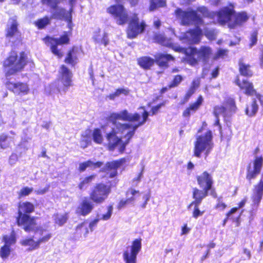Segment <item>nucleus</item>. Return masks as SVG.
Segmentation results:
<instances>
[{
	"instance_id": "obj_60",
	"label": "nucleus",
	"mask_w": 263,
	"mask_h": 263,
	"mask_svg": "<svg viewBox=\"0 0 263 263\" xmlns=\"http://www.w3.org/2000/svg\"><path fill=\"white\" fill-rule=\"evenodd\" d=\"M68 23L67 26L70 30L72 29V16L71 14H69L68 17H67L66 19L65 20Z\"/></svg>"
},
{
	"instance_id": "obj_6",
	"label": "nucleus",
	"mask_w": 263,
	"mask_h": 263,
	"mask_svg": "<svg viewBox=\"0 0 263 263\" xmlns=\"http://www.w3.org/2000/svg\"><path fill=\"white\" fill-rule=\"evenodd\" d=\"M140 117L138 113L129 114L127 110H124L119 112L111 114L108 118V121L111 123L112 126L116 127V129L124 132L129 128L130 125L128 123H121L118 121L119 120L130 122L138 121Z\"/></svg>"
},
{
	"instance_id": "obj_44",
	"label": "nucleus",
	"mask_w": 263,
	"mask_h": 263,
	"mask_svg": "<svg viewBox=\"0 0 263 263\" xmlns=\"http://www.w3.org/2000/svg\"><path fill=\"white\" fill-rule=\"evenodd\" d=\"M113 212V206L109 205L107 207V212L105 214L100 215V220H107L109 219Z\"/></svg>"
},
{
	"instance_id": "obj_20",
	"label": "nucleus",
	"mask_w": 263,
	"mask_h": 263,
	"mask_svg": "<svg viewBox=\"0 0 263 263\" xmlns=\"http://www.w3.org/2000/svg\"><path fill=\"white\" fill-rule=\"evenodd\" d=\"M93 209V203L87 199H84L77 209L78 214L86 216L89 214Z\"/></svg>"
},
{
	"instance_id": "obj_27",
	"label": "nucleus",
	"mask_w": 263,
	"mask_h": 263,
	"mask_svg": "<svg viewBox=\"0 0 263 263\" xmlns=\"http://www.w3.org/2000/svg\"><path fill=\"white\" fill-rule=\"evenodd\" d=\"M202 101L203 98L201 96H200L195 103L191 104L189 108L183 111V117H188L191 115V113L195 112L198 109Z\"/></svg>"
},
{
	"instance_id": "obj_11",
	"label": "nucleus",
	"mask_w": 263,
	"mask_h": 263,
	"mask_svg": "<svg viewBox=\"0 0 263 263\" xmlns=\"http://www.w3.org/2000/svg\"><path fill=\"white\" fill-rule=\"evenodd\" d=\"M110 192L109 186L104 184H98L90 195V199L97 203L103 202Z\"/></svg>"
},
{
	"instance_id": "obj_9",
	"label": "nucleus",
	"mask_w": 263,
	"mask_h": 263,
	"mask_svg": "<svg viewBox=\"0 0 263 263\" xmlns=\"http://www.w3.org/2000/svg\"><path fill=\"white\" fill-rule=\"evenodd\" d=\"M111 128L112 131L107 134V139L108 141L109 148L110 150H113L116 147L118 146L120 152L122 153L124 151L125 147L129 143V140H128V138H126V141H123L121 137H119L117 136V134L120 132L123 133L124 132L116 129V127L114 126H112Z\"/></svg>"
},
{
	"instance_id": "obj_59",
	"label": "nucleus",
	"mask_w": 263,
	"mask_h": 263,
	"mask_svg": "<svg viewBox=\"0 0 263 263\" xmlns=\"http://www.w3.org/2000/svg\"><path fill=\"white\" fill-rule=\"evenodd\" d=\"M227 103L229 105L231 111H234L235 108V101L232 99H229L227 101Z\"/></svg>"
},
{
	"instance_id": "obj_26",
	"label": "nucleus",
	"mask_w": 263,
	"mask_h": 263,
	"mask_svg": "<svg viewBox=\"0 0 263 263\" xmlns=\"http://www.w3.org/2000/svg\"><path fill=\"white\" fill-rule=\"evenodd\" d=\"M209 191L206 189L200 190L197 188L193 189V198L194 200L191 203L201 204L202 199L208 196Z\"/></svg>"
},
{
	"instance_id": "obj_58",
	"label": "nucleus",
	"mask_w": 263,
	"mask_h": 263,
	"mask_svg": "<svg viewBox=\"0 0 263 263\" xmlns=\"http://www.w3.org/2000/svg\"><path fill=\"white\" fill-rule=\"evenodd\" d=\"M18 160V156L16 154H12L9 158V163L10 164H14Z\"/></svg>"
},
{
	"instance_id": "obj_54",
	"label": "nucleus",
	"mask_w": 263,
	"mask_h": 263,
	"mask_svg": "<svg viewBox=\"0 0 263 263\" xmlns=\"http://www.w3.org/2000/svg\"><path fill=\"white\" fill-rule=\"evenodd\" d=\"M251 43L250 47H252L253 46L256 44L257 41V33L256 31H254L251 35L250 38Z\"/></svg>"
},
{
	"instance_id": "obj_30",
	"label": "nucleus",
	"mask_w": 263,
	"mask_h": 263,
	"mask_svg": "<svg viewBox=\"0 0 263 263\" xmlns=\"http://www.w3.org/2000/svg\"><path fill=\"white\" fill-rule=\"evenodd\" d=\"M77 52L73 48L67 54V56L65 60V62L66 63L74 65L77 63Z\"/></svg>"
},
{
	"instance_id": "obj_56",
	"label": "nucleus",
	"mask_w": 263,
	"mask_h": 263,
	"mask_svg": "<svg viewBox=\"0 0 263 263\" xmlns=\"http://www.w3.org/2000/svg\"><path fill=\"white\" fill-rule=\"evenodd\" d=\"M129 91L128 89L124 88H119L115 92V96L117 97H119L121 94H124L125 95H127Z\"/></svg>"
},
{
	"instance_id": "obj_32",
	"label": "nucleus",
	"mask_w": 263,
	"mask_h": 263,
	"mask_svg": "<svg viewBox=\"0 0 263 263\" xmlns=\"http://www.w3.org/2000/svg\"><path fill=\"white\" fill-rule=\"evenodd\" d=\"M258 105L256 103V100L254 99L250 106H248L246 109V114L252 117L254 116L258 111Z\"/></svg>"
},
{
	"instance_id": "obj_55",
	"label": "nucleus",
	"mask_w": 263,
	"mask_h": 263,
	"mask_svg": "<svg viewBox=\"0 0 263 263\" xmlns=\"http://www.w3.org/2000/svg\"><path fill=\"white\" fill-rule=\"evenodd\" d=\"M50 87L51 89L49 92L50 94L57 93L61 91V88L59 87H57L55 84H53Z\"/></svg>"
},
{
	"instance_id": "obj_50",
	"label": "nucleus",
	"mask_w": 263,
	"mask_h": 263,
	"mask_svg": "<svg viewBox=\"0 0 263 263\" xmlns=\"http://www.w3.org/2000/svg\"><path fill=\"white\" fill-rule=\"evenodd\" d=\"M49 19L47 17L40 19L36 22V25L39 29H42L49 23Z\"/></svg>"
},
{
	"instance_id": "obj_42",
	"label": "nucleus",
	"mask_w": 263,
	"mask_h": 263,
	"mask_svg": "<svg viewBox=\"0 0 263 263\" xmlns=\"http://www.w3.org/2000/svg\"><path fill=\"white\" fill-rule=\"evenodd\" d=\"M67 220V217L66 214L65 215H59L57 214L55 215V222L59 226H62L64 224Z\"/></svg>"
},
{
	"instance_id": "obj_3",
	"label": "nucleus",
	"mask_w": 263,
	"mask_h": 263,
	"mask_svg": "<svg viewBox=\"0 0 263 263\" xmlns=\"http://www.w3.org/2000/svg\"><path fill=\"white\" fill-rule=\"evenodd\" d=\"M217 20L221 25L228 23L230 28H234L245 23L249 19L246 12L235 13L233 8L224 7L216 13Z\"/></svg>"
},
{
	"instance_id": "obj_48",
	"label": "nucleus",
	"mask_w": 263,
	"mask_h": 263,
	"mask_svg": "<svg viewBox=\"0 0 263 263\" xmlns=\"http://www.w3.org/2000/svg\"><path fill=\"white\" fill-rule=\"evenodd\" d=\"M139 191H137L133 188L129 189L126 193V197H128L130 199H133V201H135V196L136 194H139Z\"/></svg>"
},
{
	"instance_id": "obj_19",
	"label": "nucleus",
	"mask_w": 263,
	"mask_h": 263,
	"mask_svg": "<svg viewBox=\"0 0 263 263\" xmlns=\"http://www.w3.org/2000/svg\"><path fill=\"white\" fill-rule=\"evenodd\" d=\"M17 22L15 17L9 19L8 23L7 30V37L11 39L14 37L18 39L20 36V32L17 29Z\"/></svg>"
},
{
	"instance_id": "obj_7",
	"label": "nucleus",
	"mask_w": 263,
	"mask_h": 263,
	"mask_svg": "<svg viewBox=\"0 0 263 263\" xmlns=\"http://www.w3.org/2000/svg\"><path fill=\"white\" fill-rule=\"evenodd\" d=\"M26 59L24 52L21 53L18 57L16 53L12 52L4 63L5 68H9L6 70V76L9 77L21 71L26 64Z\"/></svg>"
},
{
	"instance_id": "obj_23",
	"label": "nucleus",
	"mask_w": 263,
	"mask_h": 263,
	"mask_svg": "<svg viewBox=\"0 0 263 263\" xmlns=\"http://www.w3.org/2000/svg\"><path fill=\"white\" fill-rule=\"evenodd\" d=\"M72 6H71L70 12H67L65 9L56 7L55 8L52 9L51 18L58 20H66L69 14H71L72 11Z\"/></svg>"
},
{
	"instance_id": "obj_16",
	"label": "nucleus",
	"mask_w": 263,
	"mask_h": 263,
	"mask_svg": "<svg viewBox=\"0 0 263 263\" xmlns=\"http://www.w3.org/2000/svg\"><path fill=\"white\" fill-rule=\"evenodd\" d=\"M59 79L63 85V91L65 92L71 86L72 73L65 65H62L59 71Z\"/></svg>"
},
{
	"instance_id": "obj_39",
	"label": "nucleus",
	"mask_w": 263,
	"mask_h": 263,
	"mask_svg": "<svg viewBox=\"0 0 263 263\" xmlns=\"http://www.w3.org/2000/svg\"><path fill=\"white\" fill-rule=\"evenodd\" d=\"M95 176L91 175L90 176L85 178L81 182L79 183L78 187L80 190L86 189L89 183L92 181L93 179Z\"/></svg>"
},
{
	"instance_id": "obj_24",
	"label": "nucleus",
	"mask_w": 263,
	"mask_h": 263,
	"mask_svg": "<svg viewBox=\"0 0 263 263\" xmlns=\"http://www.w3.org/2000/svg\"><path fill=\"white\" fill-rule=\"evenodd\" d=\"M92 38L96 43L103 44L105 46H107L109 43L107 33L103 32L101 34L100 29H98L94 32Z\"/></svg>"
},
{
	"instance_id": "obj_38",
	"label": "nucleus",
	"mask_w": 263,
	"mask_h": 263,
	"mask_svg": "<svg viewBox=\"0 0 263 263\" xmlns=\"http://www.w3.org/2000/svg\"><path fill=\"white\" fill-rule=\"evenodd\" d=\"M3 240L5 242V245L6 246L10 247L11 245L14 244L16 242V239L14 232H13L10 235L4 236Z\"/></svg>"
},
{
	"instance_id": "obj_14",
	"label": "nucleus",
	"mask_w": 263,
	"mask_h": 263,
	"mask_svg": "<svg viewBox=\"0 0 263 263\" xmlns=\"http://www.w3.org/2000/svg\"><path fill=\"white\" fill-rule=\"evenodd\" d=\"M69 41V39L67 34H64L59 39L52 37H47L46 39V43L50 46V49L52 52L59 58H61L63 54L58 50L57 46L58 45L67 44Z\"/></svg>"
},
{
	"instance_id": "obj_34",
	"label": "nucleus",
	"mask_w": 263,
	"mask_h": 263,
	"mask_svg": "<svg viewBox=\"0 0 263 263\" xmlns=\"http://www.w3.org/2000/svg\"><path fill=\"white\" fill-rule=\"evenodd\" d=\"M28 90V88L26 84L22 83L13 84V91L15 93L19 94L20 92L26 93Z\"/></svg>"
},
{
	"instance_id": "obj_13",
	"label": "nucleus",
	"mask_w": 263,
	"mask_h": 263,
	"mask_svg": "<svg viewBox=\"0 0 263 263\" xmlns=\"http://www.w3.org/2000/svg\"><path fill=\"white\" fill-rule=\"evenodd\" d=\"M145 24L143 22L140 23L139 18L136 14H134L131 18L127 33L129 38L135 37L138 34L142 33L145 28Z\"/></svg>"
},
{
	"instance_id": "obj_18",
	"label": "nucleus",
	"mask_w": 263,
	"mask_h": 263,
	"mask_svg": "<svg viewBox=\"0 0 263 263\" xmlns=\"http://www.w3.org/2000/svg\"><path fill=\"white\" fill-rule=\"evenodd\" d=\"M197 179L201 188L209 191L211 189L213 183V179L212 176L207 172H204L198 176Z\"/></svg>"
},
{
	"instance_id": "obj_1",
	"label": "nucleus",
	"mask_w": 263,
	"mask_h": 263,
	"mask_svg": "<svg viewBox=\"0 0 263 263\" xmlns=\"http://www.w3.org/2000/svg\"><path fill=\"white\" fill-rule=\"evenodd\" d=\"M175 13L177 17L181 20L182 24H193L196 26L195 29L190 30L180 36V40L183 43L188 44L199 43L202 35V30L199 27L203 23L201 17L197 14L196 11L193 10L186 12L178 9L175 11Z\"/></svg>"
},
{
	"instance_id": "obj_49",
	"label": "nucleus",
	"mask_w": 263,
	"mask_h": 263,
	"mask_svg": "<svg viewBox=\"0 0 263 263\" xmlns=\"http://www.w3.org/2000/svg\"><path fill=\"white\" fill-rule=\"evenodd\" d=\"M182 77L180 75L176 76L172 83L169 85L170 88H173L177 86L182 81Z\"/></svg>"
},
{
	"instance_id": "obj_33",
	"label": "nucleus",
	"mask_w": 263,
	"mask_h": 263,
	"mask_svg": "<svg viewBox=\"0 0 263 263\" xmlns=\"http://www.w3.org/2000/svg\"><path fill=\"white\" fill-rule=\"evenodd\" d=\"M250 65L243 63L241 61L239 62V71L241 75L247 77H251L252 75V72L250 69Z\"/></svg>"
},
{
	"instance_id": "obj_31",
	"label": "nucleus",
	"mask_w": 263,
	"mask_h": 263,
	"mask_svg": "<svg viewBox=\"0 0 263 263\" xmlns=\"http://www.w3.org/2000/svg\"><path fill=\"white\" fill-rule=\"evenodd\" d=\"M199 85L200 82L199 80H194L193 81L191 87L185 96V99L186 101L188 100L191 96L195 92L196 90L199 87Z\"/></svg>"
},
{
	"instance_id": "obj_64",
	"label": "nucleus",
	"mask_w": 263,
	"mask_h": 263,
	"mask_svg": "<svg viewBox=\"0 0 263 263\" xmlns=\"http://www.w3.org/2000/svg\"><path fill=\"white\" fill-rule=\"evenodd\" d=\"M227 50H222V49H220L219 50H218V51L217 52V55L215 56V59H217L218 58H219L220 57H222L223 56V55H224L226 54V53L227 52Z\"/></svg>"
},
{
	"instance_id": "obj_25",
	"label": "nucleus",
	"mask_w": 263,
	"mask_h": 263,
	"mask_svg": "<svg viewBox=\"0 0 263 263\" xmlns=\"http://www.w3.org/2000/svg\"><path fill=\"white\" fill-rule=\"evenodd\" d=\"M174 59L173 57L168 54L159 53L155 55L156 62L160 67H167V63Z\"/></svg>"
},
{
	"instance_id": "obj_35",
	"label": "nucleus",
	"mask_w": 263,
	"mask_h": 263,
	"mask_svg": "<svg viewBox=\"0 0 263 263\" xmlns=\"http://www.w3.org/2000/svg\"><path fill=\"white\" fill-rule=\"evenodd\" d=\"M130 127L129 128L126 129L125 130H127V134L125 136V138H128V140H130L132 137L134 135L135 131L136 129L140 126H142L143 125V123H141V122H139L138 124L133 125L132 124H129Z\"/></svg>"
},
{
	"instance_id": "obj_40",
	"label": "nucleus",
	"mask_w": 263,
	"mask_h": 263,
	"mask_svg": "<svg viewBox=\"0 0 263 263\" xmlns=\"http://www.w3.org/2000/svg\"><path fill=\"white\" fill-rule=\"evenodd\" d=\"M93 141L97 143H101L103 141V138L101 135V130L99 129H96L92 133Z\"/></svg>"
},
{
	"instance_id": "obj_47",
	"label": "nucleus",
	"mask_w": 263,
	"mask_h": 263,
	"mask_svg": "<svg viewBox=\"0 0 263 263\" xmlns=\"http://www.w3.org/2000/svg\"><path fill=\"white\" fill-rule=\"evenodd\" d=\"M197 12L200 13L204 17H211L212 15L208 9L204 6L199 7Z\"/></svg>"
},
{
	"instance_id": "obj_29",
	"label": "nucleus",
	"mask_w": 263,
	"mask_h": 263,
	"mask_svg": "<svg viewBox=\"0 0 263 263\" xmlns=\"http://www.w3.org/2000/svg\"><path fill=\"white\" fill-rule=\"evenodd\" d=\"M103 165L102 162H95L91 160H88L83 163H81L79 165V170L81 172L84 171L87 167L93 166L94 168L100 167Z\"/></svg>"
},
{
	"instance_id": "obj_57",
	"label": "nucleus",
	"mask_w": 263,
	"mask_h": 263,
	"mask_svg": "<svg viewBox=\"0 0 263 263\" xmlns=\"http://www.w3.org/2000/svg\"><path fill=\"white\" fill-rule=\"evenodd\" d=\"M155 40L156 42L162 45H164L165 37L161 34H157L155 35Z\"/></svg>"
},
{
	"instance_id": "obj_10",
	"label": "nucleus",
	"mask_w": 263,
	"mask_h": 263,
	"mask_svg": "<svg viewBox=\"0 0 263 263\" xmlns=\"http://www.w3.org/2000/svg\"><path fill=\"white\" fill-rule=\"evenodd\" d=\"M141 239H136L130 248H127L123 254L125 263H136L137 256L141 249Z\"/></svg>"
},
{
	"instance_id": "obj_15",
	"label": "nucleus",
	"mask_w": 263,
	"mask_h": 263,
	"mask_svg": "<svg viewBox=\"0 0 263 263\" xmlns=\"http://www.w3.org/2000/svg\"><path fill=\"white\" fill-rule=\"evenodd\" d=\"M263 158L262 157H256L252 164L250 163L247 168V179L251 180L258 175L262 168Z\"/></svg>"
},
{
	"instance_id": "obj_21",
	"label": "nucleus",
	"mask_w": 263,
	"mask_h": 263,
	"mask_svg": "<svg viewBox=\"0 0 263 263\" xmlns=\"http://www.w3.org/2000/svg\"><path fill=\"white\" fill-rule=\"evenodd\" d=\"M236 83L241 89L244 91L246 95L253 96L254 94H256V91L253 88L252 83H250L247 80L243 79L241 81L239 79H238Z\"/></svg>"
},
{
	"instance_id": "obj_2",
	"label": "nucleus",
	"mask_w": 263,
	"mask_h": 263,
	"mask_svg": "<svg viewBox=\"0 0 263 263\" xmlns=\"http://www.w3.org/2000/svg\"><path fill=\"white\" fill-rule=\"evenodd\" d=\"M31 227L29 228V230L25 231L34 232V235L31 237L25 238L20 242L22 246L28 247V250L30 251L38 249L41 244L48 242L52 237V234L41 226L34 225Z\"/></svg>"
},
{
	"instance_id": "obj_8",
	"label": "nucleus",
	"mask_w": 263,
	"mask_h": 263,
	"mask_svg": "<svg viewBox=\"0 0 263 263\" xmlns=\"http://www.w3.org/2000/svg\"><path fill=\"white\" fill-rule=\"evenodd\" d=\"M33 210L34 205L30 202H26L20 204L17 223L19 226L23 227L25 231L29 230L30 228L37 225L34 220L27 215L32 212Z\"/></svg>"
},
{
	"instance_id": "obj_46",
	"label": "nucleus",
	"mask_w": 263,
	"mask_h": 263,
	"mask_svg": "<svg viewBox=\"0 0 263 263\" xmlns=\"http://www.w3.org/2000/svg\"><path fill=\"white\" fill-rule=\"evenodd\" d=\"M226 108L222 106H216L214 107V114L215 117H219L220 115L225 116Z\"/></svg>"
},
{
	"instance_id": "obj_63",
	"label": "nucleus",
	"mask_w": 263,
	"mask_h": 263,
	"mask_svg": "<svg viewBox=\"0 0 263 263\" xmlns=\"http://www.w3.org/2000/svg\"><path fill=\"white\" fill-rule=\"evenodd\" d=\"M126 205H127V203H126V200L122 199L120 201V202L118 203V209H121L125 207Z\"/></svg>"
},
{
	"instance_id": "obj_22",
	"label": "nucleus",
	"mask_w": 263,
	"mask_h": 263,
	"mask_svg": "<svg viewBox=\"0 0 263 263\" xmlns=\"http://www.w3.org/2000/svg\"><path fill=\"white\" fill-rule=\"evenodd\" d=\"M121 163L120 161H114L107 162L102 169L103 171L107 173L109 177L113 178L117 175V169L121 165Z\"/></svg>"
},
{
	"instance_id": "obj_51",
	"label": "nucleus",
	"mask_w": 263,
	"mask_h": 263,
	"mask_svg": "<svg viewBox=\"0 0 263 263\" xmlns=\"http://www.w3.org/2000/svg\"><path fill=\"white\" fill-rule=\"evenodd\" d=\"M33 190V189L32 187H25L20 191L19 196L20 197L27 196L30 194Z\"/></svg>"
},
{
	"instance_id": "obj_53",
	"label": "nucleus",
	"mask_w": 263,
	"mask_h": 263,
	"mask_svg": "<svg viewBox=\"0 0 263 263\" xmlns=\"http://www.w3.org/2000/svg\"><path fill=\"white\" fill-rule=\"evenodd\" d=\"M205 35L210 39L214 40L216 37V33L214 30L206 29L205 31Z\"/></svg>"
},
{
	"instance_id": "obj_4",
	"label": "nucleus",
	"mask_w": 263,
	"mask_h": 263,
	"mask_svg": "<svg viewBox=\"0 0 263 263\" xmlns=\"http://www.w3.org/2000/svg\"><path fill=\"white\" fill-rule=\"evenodd\" d=\"M185 53L187 56L186 60L190 65H195L198 62L205 65L212 54V50L209 46H202L198 50L194 47L186 48Z\"/></svg>"
},
{
	"instance_id": "obj_45",
	"label": "nucleus",
	"mask_w": 263,
	"mask_h": 263,
	"mask_svg": "<svg viewBox=\"0 0 263 263\" xmlns=\"http://www.w3.org/2000/svg\"><path fill=\"white\" fill-rule=\"evenodd\" d=\"M91 130L89 129L86 130L82 134L81 140L89 144L91 141Z\"/></svg>"
},
{
	"instance_id": "obj_43",
	"label": "nucleus",
	"mask_w": 263,
	"mask_h": 263,
	"mask_svg": "<svg viewBox=\"0 0 263 263\" xmlns=\"http://www.w3.org/2000/svg\"><path fill=\"white\" fill-rule=\"evenodd\" d=\"M10 253V247L4 245L1 248L0 256L3 259L7 258Z\"/></svg>"
},
{
	"instance_id": "obj_61",
	"label": "nucleus",
	"mask_w": 263,
	"mask_h": 263,
	"mask_svg": "<svg viewBox=\"0 0 263 263\" xmlns=\"http://www.w3.org/2000/svg\"><path fill=\"white\" fill-rule=\"evenodd\" d=\"M237 210V208H235L231 209V210L227 214V218L223 220V225H225L226 223L227 222L229 216L235 213Z\"/></svg>"
},
{
	"instance_id": "obj_62",
	"label": "nucleus",
	"mask_w": 263,
	"mask_h": 263,
	"mask_svg": "<svg viewBox=\"0 0 263 263\" xmlns=\"http://www.w3.org/2000/svg\"><path fill=\"white\" fill-rule=\"evenodd\" d=\"M150 198V195L149 194H146L143 196V199L145 200L144 202L142 205V208L143 209H144L146 208V206L147 205V202L149 200Z\"/></svg>"
},
{
	"instance_id": "obj_5",
	"label": "nucleus",
	"mask_w": 263,
	"mask_h": 263,
	"mask_svg": "<svg viewBox=\"0 0 263 263\" xmlns=\"http://www.w3.org/2000/svg\"><path fill=\"white\" fill-rule=\"evenodd\" d=\"M213 136L210 130L204 134L197 137L194 142V156L200 158L202 153H204L206 158L211 153L214 146Z\"/></svg>"
},
{
	"instance_id": "obj_52",
	"label": "nucleus",
	"mask_w": 263,
	"mask_h": 263,
	"mask_svg": "<svg viewBox=\"0 0 263 263\" xmlns=\"http://www.w3.org/2000/svg\"><path fill=\"white\" fill-rule=\"evenodd\" d=\"M100 220V215L98 214L95 219L90 222L89 228L91 231H93L94 229L96 227L98 223Z\"/></svg>"
},
{
	"instance_id": "obj_17",
	"label": "nucleus",
	"mask_w": 263,
	"mask_h": 263,
	"mask_svg": "<svg viewBox=\"0 0 263 263\" xmlns=\"http://www.w3.org/2000/svg\"><path fill=\"white\" fill-rule=\"evenodd\" d=\"M263 195V173L259 183L254 186L252 195L253 208H257Z\"/></svg>"
},
{
	"instance_id": "obj_12",
	"label": "nucleus",
	"mask_w": 263,
	"mask_h": 263,
	"mask_svg": "<svg viewBox=\"0 0 263 263\" xmlns=\"http://www.w3.org/2000/svg\"><path fill=\"white\" fill-rule=\"evenodd\" d=\"M107 12L114 17L116 23L122 25L127 23L128 15L126 10L121 5L112 6L107 9Z\"/></svg>"
},
{
	"instance_id": "obj_41",
	"label": "nucleus",
	"mask_w": 263,
	"mask_h": 263,
	"mask_svg": "<svg viewBox=\"0 0 263 263\" xmlns=\"http://www.w3.org/2000/svg\"><path fill=\"white\" fill-rule=\"evenodd\" d=\"M11 139L10 137H8L7 135L2 134L0 135V147L2 149H5L8 147L10 145V142H6V143H4L7 140Z\"/></svg>"
},
{
	"instance_id": "obj_36",
	"label": "nucleus",
	"mask_w": 263,
	"mask_h": 263,
	"mask_svg": "<svg viewBox=\"0 0 263 263\" xmlns=\"http://www.w3.org/2000/svg\"><path fill=\"white\" fill-rule=\"evenodd\" d=\"M200 204H196L191 203L188 206L187 209L189 210L194 206V210L193 212V217L197 219L198 217L201 216L204 213V211H201L199 210V205Z\"/></svg>"
},
{
	"instance_id": "obj_37",
	"label": "nucleus",
	"mask_w": 263,
	"mask_h": 263,
	"mask_svg": "<svg viewBox=\"0 0 263 263\" xmlns=\"http://www.w3.org/2000/svg\"><path fill=\"white\" fill-rule=\"evenodd\" d=\"M165 4V0H151L149 9L151 11H153L157 7H164Z\"/></svg>"
},
{
	"instance_id": "obj_28",
	"label": "nucleus",
	"mask_w": 263,
	"mask_h": 263,
	"mask_svg": "<svg viewBox=\"0 0 263 263\" xmlns=\"http://www.w3.org/2000/svg\"><path fill=\"white\" fill-rule=\"evenodd\" d=\"M139 65L144 69H149L155 63V60L148 57H143L138 60Z\"/></svg>"
}]
</instances>
